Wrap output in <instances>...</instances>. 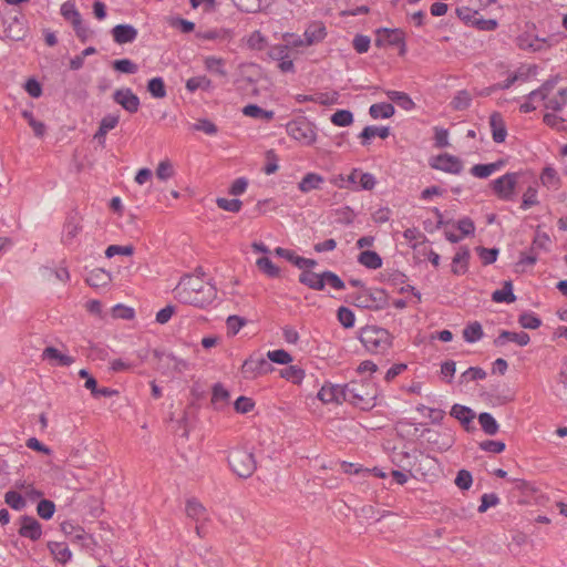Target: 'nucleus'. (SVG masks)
Wrapping results in <instances>:
<instances>
[{"mask_svg": "<svg viewBox=\"0 0 567 567\" xmlns=\"http://www.w3.org/2000/svg\"><path fill=\"white\" fill-rule=\"evenodd\" d=\"M430 165L434 169L451 174H460L463 169L462 161L458 157L447 153L432 157Z\"/></svg>", "mask_w": 567, "mask_h": 567, "instance_id": "10", "label": "nucleus"}, {"mask_svg": "<svg viewBox=\"0 0 567 567\" xmlns=\"http://www.w3.org/2000/svg\"><path fill=\"white\" fill-rule=\"evenodd\" d=\"M266 38L260 31H254L247 39V45L252 50L261 51L266 48Z\"/></svg>", "mask_w": 567, "mask_h": 567, "instance_id": "61", "label": "nucleus"}, {"mask_svg": "<svg viewBox=\"0 0 567 567\" xmlns=\"http://www.w3.org/2000/svg\"><path fill=\"white\" fill-rule=\"evenodd\" d=\"M478 423L487 435H495L498 432L499 425L488 412H483L478 415Z\"/></svg>", "mask_w": 567, "mask_h": 567, "instance_id": "38", "label": "nucleus"}, {"mask_svg": "<svg viewBox=\"0 0 567 567\" xmlns=\"http://www.w3.org/2000/svg\"><path fill=\"white\" fill-rule=\"evenodd\" d=\"M61 530L65 536L72 537L74 540H82L85 537V532L82 527L73 525L70 522L61 524Z\"/></svg>", "mask_w": 567, "mask_h": 567, "instance_id": "50", "label": "nucleus"}, {"mask_svg": "<svg viewBox=\"0 0 567 567\" xmlns=\"http://www.w3.org/2000/svg\"><path fill=\"white\" fill-rule=\"evenodd\" d=\"M344 389H346V384L344 385L322 386L318 393V398L323 403L340 402L341 400H343Z\"/></svg>", "mask_w": 567, "mask_h": 567, "instance_id": "24", "label": "nucleus"}, {"mask_svg": "<svg viewBox=\"0 0 567 567\" xmlns=\"http://www.w3.org/2000/svg\"><path fill=\"white\" fill-rule=\"evenodd\" d=\"M394 106L390 103L372 104L369 109V114L373 118H389L394 114Z\"/></svg>", "mask_w": 567, "mask_h": 567, "instance_id": "39", "label": "nucleus"}, {"mask_svg": "<svg viewBox=\"0 0 567 567\" xmlns=\"http://www.w3.org/2000/svg\"><path fill=\"white\" fill-rule=\"evenodd\" d=\"M454 483L460 489L467 491L473 484L472 474L467 470H460L456 474Z\"/></svg>", "mask_w": 567, "mask_h": 567, "instance_id": "55", "label": "nucleus"}, {"mask_svg": "<svg viewBox=\"0 0 567 567\" xmlns=\"http://www.w3.org/2000/svg\"><path fill=\"white\" fill-rule=\"evenodd\" d=\"M358 261L369 269H378L382 266V258L373 250L362 251L358 257Z\"/></svg>", "mask_w": 567, "mask_h": 567, "instance_id": "37", "label": "nucleus"}, {"mask_svg": "<svg viewBox=\"0 0 567 567\" xmlns=\"http://www.w3.org/2000/svg\"><path fill=\"white\" fill-rule=\"evenodd\" d=\"M229 396V392L223 384L217 383L213 388L212 404L216 410H220L228 404Z\"/></svg>", "mask_w": 567, "mask_h": 567, "instance_id": "32", "label": "nucleus"}, {"mask_svg": "<svg viewBox=\"0 0 567 567\" xmlns=\"http://www.w3.org/2000/svg\"><path fill=\"white\" fill-rule=\"evenodd\" d=\"M360 341L372 353H384L392 346V336L386 329L367 326L361 329Z\"/></svg>", "mask_w": 567, "mask_h": 567, "instance_id": "3", "label": "nucleus"}, {"mask_svg": "<svg viewBox=\"0 0 567 567\" xmlns=\"http://www.w3.org/2000/svg\"><path fill=\"white\" fill-rule=\"evenodd\" d=\"M338 320L346 328H352L354 326V313L347 307H340L338 309Z\"/></svg>", "mask_w": 567, "mask_h": 567, "instance_id": "59", "label": "nucleus"}, {"mask_svg": "<svg viewBox=\"0 0 567 567\" xmlns=\"http://www.w3.org/2000/svg\"><path fill=\"white\" fill-rule=\"evenodd\" d=\"M299 281L310 289L322 290L323 289V280L322 274L318 275L310 270H305L299 276Z\"/></svg>", "mask_w": 567, "mask_h": 567, "instance_id": "33", "label": "nucleus"}, {"mask_svg": "<svg viewBox=\"0 0 567 567\" xmlns=\"http://www.w3.org/2000/svg\"><path fill=\"white\" fill-rule=\"evenodd\" d=\"M540 179L543 185L547 186L548 188H558L559 187V177L557 175L556 169L553 167H546L544 168Z\"/></svg>", "mask_w": 567, "mask_h": 567, "instance_id": "49", "label": "nucleus"}, {"mask_svg": "<svg viewBox=\"0 0 567 567\" xmlns=\"http://www.w3.org/2000/svg\"><path fill=\"white\" fill-rule=\"evenodd\" d=\"M489 126L492 131V137L495 143H503L507 136V128L503 116L498 112H494L489 116Z\"/></svg>", "mask_w": 567, "mask_h": 567, "instance_id": "17", "label": "nucleus"}, {"mask_svg": "<svg viewBox=\"0 0 567 567\" xmlns=\"http://www.w3.org/2000/svg\"><path fill=\"white\" fill-rule=\"evenodd\" d=\"M374 43L377 47L400 45V54L405 53V33L401 29H379Z\"/></svg>", "mask_w": 567, "mask_h": 567, "instance_id": "9", "label": "nucleus"}, {"mask_svg": "<svg viewBox=\"0 0 567 567\" xmlns=\"http://www.w3.org/2000/svg\"><path fill=\"white\" fill-rule=\"evenodd\" d=\"M390 135V130L386 126L383 127H377V126H367L363 128V131L360 134V137L363 138V144L374 137L379 136L381 138H386Z\"/></svg>", "mask_w": 567, "mask_h": 567, "instance_id": "47", "label": "nucleus"}, {"mask_svg": "<svg viewBox=\"0 0 567 567\" xmlns=\"http://www.w3.org/2000/svg\"><path fill=\"white\" fill-rule=\"evenodd\" d=\"M112 97L116 104L131 114L136 113L140 109V97L128 87L115 90Z\"/></svg>", "mask_w": 567, "mask_h": 567, "instance_id": "11", "label": "nucleus"}, {"mask_svg": "<svg viewBox=\"0 0 567 567\" xmlns=\"http://www.w3.org/2000/svg\"><path fill=\"white\" fill-rule=\"evenodd\" d=\"M517 45L522 50H529L532 52H539L551 47L547 39L534 37L527 32L517 37Z\"/></svg>", "mask_w": 567, "mask_h": 567, "instance_id": "12", "label": "nucleus"}, {"mask_svg": "<svg viewBox=\"0 0 567 567\" xmlns=\"http://www.w3.org/2000/svg\"><path fill=\"white\" fill-rule=\"evenodd\" d=\"M174 297L183 305L206 308L217 298V288L202 277L184 275L174 288Z\"/></svg>", "mask_w": 567, "mask_h": 567, "instance_id": "1", "label": "nucleus"}, {"mask_svg": "<svg viewBox=\"0 0 567 567\" xmlns=\"http://www.w3.org/2000/svg\"><path fill=\"white\" fill-rule=\"evenodd\" d=\"M256 265L261 272L269 277L276 278L280 274L279 268L268 257L258 258Z\"/></svg>", "mask_w": 567, "mask_h": 567, "instance_id": "46", "label": "nucleus"}, {"mask_svg": "<svg viewBox=\"0 0 567 567\" xmlns=\"http://www.w3.org/2000/svg\"><path fill=\"white\" fill-rule=\"evenodd\" d=\"M185 512L188 518L199 522L206 519V508L195 498H190L186 502Z\"/></svg>", "mask_w": 567, "mask_h": 567, "instance_id": "30", "label": "nucleus"}, {"mask_svg": "<svg viewBox=\"0 0 567 567\" xmlns=\"http://www.w3.org/2000/svg\"><path fill=\"white\" fill-rule=\"evenodd\" d=\"M274 0H233L234 4L243 12L257 13L271 4Z\"/></svg>", "mask_w": 567, "mask_h": 567, "instance_id": "27", "label": "nucleus"}, {"mask_svg": "<svg viewBox=\"0 0 567 567\" xmlns=\"http://www.w3.org/2000/svg\"><path fill=\"white\" fill-rule=\"evenodd\" d=\"M204 63L207 71L217 73L220 76L227 75V72L224 68L225 61L221 58L207 56Z\"/></svg>", "mask_w": 567, "mask_h": 567, "instance_id": "45", "label": "nucleus"}, {"mask_svg": "<svg viewBox=\"0 0 567 567\" xmlns=\"http://www.w3.org/2000/svg\"><path fill=\"white\" fill-rule=\"evenodd\" d=\"M450 414L458 420L466 431L474 429L472 422L475 417V413L470 408L461 404H454Z\"/></svg>", "mask_w": 567, "mask_h": 567, "instance_id": "22", "label": "nucleus"}, {"mask_svg": "<svg viewBox=\"0 0 567 567\" xmlns=\"http://www.w3.org/2000/svg\"><path fill=\"white\" fill-rule=\"evenodd\" d=\"M385 94L392 102L405 111H410L415 106L412 99L404 92L389 90L385 91Z\"/></svg>", "mask_w": 567, "mask_h": 567, "instance_id": "36", "label": "nucleus"}, {"mask_svg": "<svg viewBox=\"0 0 567 567\" xmlns=\"http://www.w3.org/2000/svg\"><path fill=\"white\" fill-rule=\"evenodd\" d=\"M471 104V95L466 91H460L452 101L454 110H466Z\"/></svg>", "mask_w": 567, "mask_h": 567, "instance_id": "64", "label": "nucleus"}, {"mask_svg": "<svg viewBox=\"0 0 567 567\" xmlns=\"http://www.w3.org/2000/svg\"><path fill=\"white\" fill-rule=\"evenodd\" d=\"M519 324L525 329H537L542 324V320L533 313L524 312L518 318Z\"/></svg>", "mask_w": 567, "mask_h": 567, "instance_id": "62", "label": "nucleus"}, {"mask_svg": "<svg viewBox=\"0 0 567 567\" xmlns=\"http://www.w3.org/2000/svg\"><path fill=\"white\" fill-rule=\"evenodd\" d=\"M303 35L306 45L319 43L327 35L326 27L322 22H313L306 29Z\"/></svg>", "mask_w": 567, "mask_h": 567, "instance_id": "23", "label": "nucleus"}, {"mask_svg": "<svg viewBox=\"0 0 567 567\" xmlns=\"http://www.w3.org/2000/svg\"><path fill=\"white\" fill-rule=\"evenodd\" d=\"M557 82H558V76H555V78H551V79L545 81L539 89L534 90L528 94V96H527L528 100H530V101L536 100V99H539L542 101L547 100L549 93L555 89Z\"/></svg>", "mask_w": 567, "mask_h": 567, "instance_id": "31", "label": "nucleus"}, {"mask_svg": "<svg viewBox=\"0 0 567 567\" xmlns=\"http://www.w3.org/2000/svg\"><path fill=\"white\" fill-rule=\"evenodd\" d=\"M19 535L31 540H38L42 535L41 524L34 517L22 516Z\"/></svg>", "mask_w": 567, "mask_h": 567, "instance_id": "13", "label": "nucleus"}, {"mask_svg": "<svg viewBox=\"0 0 567 567\" xmlns=\"http://www.w3.org/2000/svg\"><path fill=\"white\" fill-rule=\"evenodd\" d=\"M216 204L220 209L231 213H238L241 209L243 203L239 199H227L218 197Z\"/></svg>", "mask_w": 567, "mask_h": 567, "instance_id": "58", "label": "nucleus"}, {"mask_svg": "<svg viewBox=\"0 0 567 567\" xmlns=\"http://www.w3.org/2000/svg\"><path fill=\"white\" fill-rule=\"evenodd\" d=\"M504 165L505 161L503 159L489 164H476L471 168V174L478 178H486Z\"/></svg>", "mask_w": 567, "mask_h": 567, "instance_id": "28", "label": "nucleus"}, {"mask_svg": "<svg viewBox=\"0 0 567 567\" xmlns=\"http://www.w3.org/2000/svg\"><path fill=\"white\" fill-rule=\"evenodd\" d=\"M48 548L50 549L51 554L54 556V559L61 564H66L72 557L71 550L64 543L50 542L48 544Z\"/></svg>", "mask_w": 567, "mask_h": 567, "instance_id": "29", "label": "nucleus"}, {"mask_svg": "<svg viewBox=\"0 0 567 567\" xmlns=\"http://www.w3.org/2000/svg\"><path fill=\"white\" fill-rule=\"evenodd\" d=\"M210 86H212V81L208 78H206L205 75L190 78L186 82V89L189 92H195L198 89L209 90Z\"/></svg>", "mask_w": 567, "mask_h": 567, "instance_id": "48", "label": "nucleus"}, {"mask_svg": "<svg viewBox=\"0 0 567 567\" xmlns=\"http://www.w3.org/2000/svg\"><path fill=\"white\" fill-rule=\"evenodd\" d=\"M275 254L281 258L289 260L300 269L313 268L317 265L316 260L297 256L292 250L285 249L281 247H277L275 249Z\"/></svg>", "mask_w": 567, "mask_h": 567, "instance_id": "19", "label": "nucleus"}, {"mask_svg": "<svg viewBox=\"0 0 567 567\" xmlns=\"http://www.w3.org/2000/svg\"><path fill=\"white\" fill-rule=\"evenodd\" d=\"M147 91L155 99H164L166 96L165 83L162 78H153L147 83Z\"/></svg>", "mask_w": 567, "mask_h": 567, "instance_id": "44", "label": "nucleus"}, {"mask_svg": "<svg viewBox=\"0 0 567 567\" xmlns=\"http://www.w3.org/2000/svg\"><path fill=\"white\" fill-rule=\"evenodd\" d=\"M55 512V505L52 501L41 499L37 506L38 515L43 519H50Z\"/></svg>", "mask_w": 567, "mask_h": 567, "instance_id": "54", "label": "nucleus"}, {"mask_svg": "<svg viewBox=\"0 0 567 567\" xmlns=\"http://www.w3.org/2000/svg\"><path fill=\"white\" fill-rule=\"evenodd\" d=\"M287 134L302 146H311L317 141L316 125L305 116H299L286 125Z\"/></svg>", "mask_w": 567, "mask_h": 567, "instance_id": "4", "label": "nucleus"}, {"mask_svg": "<svg viewBox=\"0 0 567 567\" xmlns=\"http://www.w3.org/2000/svg\"><path fill=\"white\" fill-rule=\"evenodd\" d=\"M154 357H156L159 361H164L167 368L172 365L173 369L177 372H182L188 368V364L185 360L177 359L173 354H164L163 352L155 350Z\"/></svg>", "mask_w": 567, "mask_h": 567, "instance_id": "35", "label": "nucleus"}, {"mask_svg": "<svg viewBox=\"0 0 567 567\" xmlns=\"http://www.w3.org/2000/svg\"><path fill=\"white\" fill-rule=\"evenodd\" d=\"M6 503L13 509L20 511L25 506L24 498L14 491H9L4 495Z\"/></svg>", "mask_w": 567, "mask_h": 567, "instance_id": "57", "label": "nucleus"}, {"mask_svg": "<svg viewBox=\"0 0 567 567\" xmlns=\"http://www.w3.org/2000/svg\"><path fill=\"white\" fill-rule=\"evenodd\" d=\"M492 300L494 302H506L511 303L516 300V296L513 293V285L512 281H505L503 288L499 290H495L492 293Z\"/></svg>", "mask_w": 567, "mask_h": 567, "instance_id": "34", "label": "nucleus"}, {"mask_svg": "<svg viewBox=\"0 0 567 567\" xmlns=\"http://www.w3.org/2000/svg\"><path fill=\"white\" fill-rule=\"evenodd\" d=\"M529 336L526 332H512L507 330H503L498 337L494 340V344L496 347H503L507 341H513L520 347L527 346L529 343Z\"/></svg>", "mask_w": 567, "mask_h": 567, "instance_id": "20", "label": "nucleus"}, {"mask_svg": "<svg viewBox=\"0 0 567 567\" xmlns=\"http://www.w3.org/2000/svg\"><path fill=\"white\" fill-rule=\"evenodd\" d=\"M247 323V320L243 317H239V316H236V315H233V316H229L226 320V326H227V330H228V334L229 336H236L239 330L246 326Z\"/></svg>", "mask_w": 567, "mask_h": 567, "instance_id": "53", "label": "nucleus"}, {"mask_svg": "<svg viewBox=\"0 0 567 567\" xmlns=\"http://www.w3.org/2000/svg\"><path fill=\"white\" fill-rule=\"evenodd\" d=\"M112 68L115 71L126 74H134L137 72V65L130 59H121L112 62Z\"/></svg>", "mask_w": 567, "mask_h": 567, "instance_id": "52", "label": "nucleus"}, {"mask_svg": "<svg viewBox=\"0 0 567 567\" xmlns=\"http://www.w3.org/2000/svg\"><path fill=\"white\" fill-rule=\"evenodd\" d=\"M42 359L48 361H55L58 365L70 367L74 363V358L61 353L54 347H47L42 352Z\"/></svg>", "mask_w": 567, "mask_h": 567, "instance_id": "26", "label": "nucleus"}, {"mask_svg": "<svg viewBox=\"0 0 567 567\" xmlns=\"http://www.w3.org/2000/svg\"><path fill=\"white\" fill-rule=\"evenodd\" d=\"M228 462L233 471L239 477H249L256 470L254 454L246 450H236L230 453Z\"/></svg>", "mask_w": 567, "mask_h": 567, "instance_id": "6", "label": "nucleus"}, {"mask_svg": "<svg viewBox=\"0 0 567 567\" xmlns=\"http://www.w3.org/2000/svg\"><path fill=\"white\" fill-rule=\"evenodd\" d=\"M82 230L81 218L76 215H70L63 226L62 241L63 244H71L74 238Z\"/></svg>", "mask_w": 567, "mask_h": 567, "instance_id": "21", "label": "nucleus"}, {"mask_svg": "<svg viewBox=\"0 0 567 567\" xmlns=\"http://www.w3.org/2000/svg\"><path fill=\"white\" fill-rule=\"evenodd\" d=\"M476 251L482 259L484 265H491L496 261L498 256L497 248H485V247H476Z\"/></svg>", "mask_w": 567, "mask_h": 567, "instance_id": "60", "label": "nucleus"}, {"mask_svg": "<svg viewBox=\"0 0 567 567\" xmlns=\"http://www.w3.org/2000/svg\"><path fill=\"white\" fill-rule=\"evenodd\" d=\"M535 185H529L525 193L523 194V202H522V208L528 209L532 206H535L538 204L537 199V183L534 182Z\"/></svg>", "mask_w": 567, "mask_h": 567, "instance_id": "51", "label": "nucleus"}, {"mask_svg": "<svg viewBox=\"0 0 567 567\" xmlns=\"http://www.w3.org/2000/svg\"><path fill=\"white\" fill-rule=\"evenodd\" d=\"M331 122L337 126H348L353 122V115L348 110H339L332 114Z\"/></svg>", "mask_w": 567, "mask_h": 567, "instance_id": "56", "label": "nucleus"}, {"mask_svg": "<svg viewBox=\"0 0 567 567\" xmlns=\"http://www.w3.org/2000/svg\"><path fill=\"white\" fill-rule=\"evenodd\" d=\"M470 258V249L465 246L460 247L452 259L451 271L456 276L466 274L468 270Z\"/></svg>", "mask_w": 567, "mask_h": 567, "instance_id": "14", "label": "nucleus"}, {"mask_svg": "<svg viewBox=\"0 0 567 567\" xmlns=\"http://www.w3.org/2000/svg\"><path fill=\"white\" fill-rule=\"evenodd\" d=\"M350 300L358 308L380 310L388 305V295L383 289L362 288L352 293Z\"/></svg>", "mask_w": 567, "mask_h": 567, "instance_id": "5", "label": "nucleus"}, {"mask_svg": "<svg viewBox=\"0 0 567 567\" xmlns=\"http://www.w3.org/2000/svg\"><path fill=\"white\" fill-rule=\"evenodd\" d=\"M155 174L162 182L173 178L175 176V168L172 161L168 158L161 161L156 167Z\"/></svg>", "mask_w": 567, "mask_h": 567, "instance_id": "41", "label": "nucleus"}, {"mask_svg": "<svg viewBox=\"0 0 567 567\" xmlns=\"http://www.w3.org/2000/svg\"><path fill=\"white\" fill-rule=\"evenodd\" d=\"M482 337L483 328L478 321L470 322L463 330V338L470 343L481 340Z\"/></svg>", "mask_w": 567, "mask_h": 567, "instance_id": "40", "label": "nucleus"}, {"mask_svg": "<svg viewBox=\"0 0 567 567\" xmlns=\"http://www.w3.org/2000/svg\"><path fill=\"white\" fill-rule=\"evenodd\" d=\"M61 14L65 20L70 21L72 25H76L82 21L80 12L71 1H66L61 6Z\"/></svg>", "mask_w": 567, "mask_h": 567, "instance_id": "43", "label": "nucleus"}, {"mask_svg": "<svg viewBox=\"0 0 567 567\" xmlns=\"http://www.w3.org/2000/svg\"><path fill=\"white\" fill-rule=\"evenodd\" d=\"M112 280V276L103 268H95L87 275L85 281L89 286L94 288L105 287Z\"/></svg>", "mask_w": 567, "mask_h": 567, "instance_id": "25", "label": "nucleus"}, {"mask_svg": "<svg viewBox=\"0 0 567 567\" xmlns=\"http://www.w3.org/2000/svg\"><path fill=\"white\" fill-rule=\"evenodd\" d=\"M270 368L268 361L264 357L254 358L250 357L245 360L241 369L243 372L254 378L257 374L266 373Z\"/></svg>", "mask_w": 567, "mask_h": 567, "instance_id": "16", "label": "nucleus"}, {"mask_svg": "<svg viewBox=\"0 0 567 567\" xmlns=\"http://www.w3.org/2000/svg\"><path fill=\"white\" fill-rule=\"evenodd\" d=\"M27 29L23 17L20 14H8L2 21V34L6 39L19 41L25 35Z\"/></svg>", "mask_w": 567, "mask_h": 567, "instance_id": "8", "label": "nucleus"}, {"mask_svg": "<svg viewBox=\"0 0 567 567\" xmlns=\"http://www.w3.org/2000/svg\"><path fill=\"white\" fill-rule=\"evenodd\" d=\"M111 32L117 44L131 43L137 38V30L131 24H117Z\"/></svg>", "mask_w": 567, "mask_h": 567, "instance_id": "15", "label": "nucleus"}, {"mask_svg": "<svg viewBox=\"0 0 567 567\" xmlns=\"http://www.w3.org/2000/svg\"><path fill=\"white\" fill-rule=\"evenodd\" d=\"M377 398L378 388L369 379L362 381H350L346 384L343 401H347L363 411L373 409L375 406Z\"/></svg>", "mask_w": 567, "mask_h": 567, "instance_id": "2", "label": "nucleus"}, {"mask_svg": "<svg viewBox=\"0 0 567 567\" xmlns=\"http://www.w3.org/2000/svg\"><path fill=\"white\" fill-rule=\"evenodd\" d=\"M243 113L246 116L254 117V118H264L265 121H271L275 115V113L272 111H266L256 104L246 105L243 109Z\"/></svg>", "mask_w": 567, "mask_h": 567, "instance_id": "42", "label": "nucleus"}, {"mask_svg": "<svg viewBox=\"0 0 567 567\" xmlns=\"http://www.w3.org/2000/svg\"><path fill=\"white\" fill-rule=\"evenodd\" d=\"M522 177H524L523 173H506L493 181L492 189L498 198L512 200L515 195V187Z\"/></svg>", "mask_w": 567, "mask_h": 567, "instance_id": "7", "label": "nucleus"}, {"mask_svg": "<svg viewBox=\"0 0 567 567\" xmlns=\"http://www.w3.org/2000/svg\"><path fill=\"white\" fill-rule=\"evenodd\" d=\"M281 377L286 380L299 383L303 379L305 372L300 368L290 365L281 371Z\"/></svg>", "mask_w": 567, "mask_h": 567, "instance_id": "63", "label": "nucleus"}, {"mask_svg": "<svg viewBox=\"0 0 567 567\" xmlns=\"http://www.w3.org/2000/svg\"><path fill=\"white\" fill-rule=\"evenodd\" d=\"M324 183V177L320 174L310 172L307 173L301 181L298 183V189L303 193L308 194L312 190H319L322 188V185Z\"/></svg>", "mask_w": 567, "mask_h": 567, "instance_id": "18", "label": "nucleus"}]
</instances>
